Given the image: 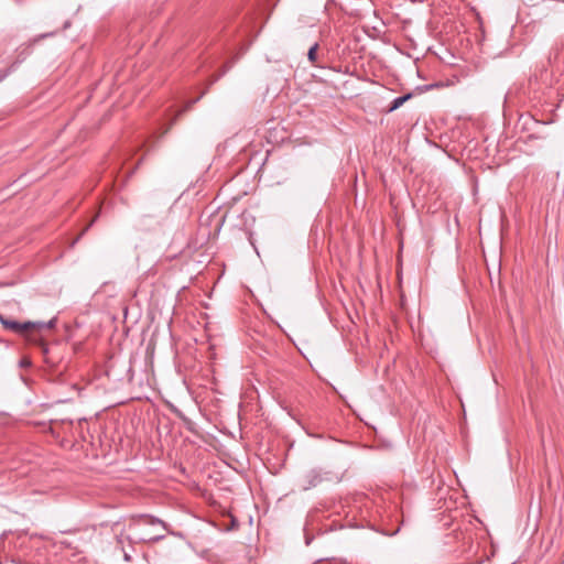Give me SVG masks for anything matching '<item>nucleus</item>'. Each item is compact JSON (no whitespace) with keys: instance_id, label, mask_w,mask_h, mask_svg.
I'll list each match as a JSON object with an SVG mask.
<instances>
[{"instance_id":"nucleus-6","label":"nucleus","mask_w":564,"mask_h":564,"mask_svg":"<svg viewBox=\"0 0 564 564\" xmlns=\"http://www.w3.org/2000/svg\"><path fill=\"white\" fill-rule=\"evenodd\" d=\"M147 523H150V524H155V523L163 524V522L161 520H156V519H154L152 517H147Z\"/></svg>"},{"instance_id":"nucleus-9","label":"nucleus","mask_w":564,"mask_h":564,"mask_svg":"<svg viewBox=\"0 0 564 564\" xmlns=\"http://www.w3.org/2000/svg\"><path fill=\"white\" fill-rule=\"evenodd\" d=\"M162 538H163V535L155 536V538H152V539H153V540H155V541H158V540H160V539H162Z\"/></svg>"},{"instance_id":"nucleus-7","label":"nucleus","mask_w":564,"mask_h":564,"mask_svg":"<svg viewBox=\"0 0 564 564\" xmlns=\"http://www.w3.org/2000/svg\"><path fill=\"white\" fill-rule=\"evenodd\" d=\"M170 406H171L172 411H174V412H175V414H176L178 417H181V419H183V420L185 419V417H184V415H183V414H182V413H181L176 408H174L172 404H171Z\"/></svg>"},{"instance_id":"nucleus-5","label":"nucleus","mask_w":564,"mask_h":564,"mask_svg":"<svg viewBox=\"0 0 564 564\" xmlns=\"http://www.w3.org/2000/svg\"><path fill=\"white\" fill-rule=\"evenodd\" d=\"M199 99H200V96H199V97H197V98H195V99H193V100H191V101L185 106V108H184L183 110H181V111H180V113H178V115H181V113H183V112L187 111L188 109H191V108H192V106H193L195 102H197Z\"/></svg>"},{"instance_id":"nucleus-2","label":"nucleus","mask_w":564,"mask_h":564,"mask_svg":"<svg viewBox=\"0 0 564 564\" xmlns=\"http://www.w3.org/2000/svg\"><path fill=\"white\" fill-rule=\"evenodd\" d=\"M322 476L316 470H311L305 475L307 486L305 488L315 487L322 481Z\"/></svg>"},{"instance_id":"nucleus-3","label":"nucleus","mask_w":564,"mask_h":564,"mask_svg":"<svg viewBox=\"0 0 564 564\" xmlns=\"http://www.w3.org/2000/svg\"><path fill=\"white\" fill-rule=\"evenodd\" d=\"M411 97H412V94H406L404 96L397 97L395 99H393V101H392V104H391V106L389 108V111L397 110L399 107H401Z\"/></svg>"},{"instance_id":"nucleus-4","label":"nucleus","mask_w":564,"mask_h":564,"mask_svg":"<svg viewBox=\"0 0 564 564\" xmlns=\"http://www.w3.org/2000/svg\"><path fill=\"white\" fill-rule=\"evenodd\" d=\"M318 44L312 45L307 52V58L312 65H316Z\"/></svg>"},{"instance_id":"nucleus-1","label":"nucleus","mask_w":564,"mask_h":564,"mask_svg":"<svg viewBox=\"0 0 564 564\" xmlns=\"http://www.w3.org/2000/svg\"><path fill=\"white\" fill-rule=\"evenodd\" d=\"M0 323L3 325L6 329H9L13 333L24 335L30 329H41V328H53L55 325V321L52 319L47 323L44 322H25L20 323L17 321L8 319L4 316L0 315Z\"/></svg>"},{"instance_id":"nucleus-10","label":"nucleus","mask_w":564,"mask_h":564,"mask_svg":"<svg viewBox=\"0 0 564 564\" xmlns=\"http://www.w3.org/2000/svg\"><path fill=\"white\" fill-rule=\"evenodd\" d=\"M6 73H3L1 76H0V82L6 77Z\"/></svg>"},{"instance_id":"nucleus-8","label":"nucleus","mask_w":564,"mask_h":564,"mask_svg":"<svg viewBox=\"0 0 564 564\" xmlns=\"http://www.w3.org/2000/svg\"><path fill=\"white\" fill-rule=\"evenodd\" d=\"M96 218H97V216L87 225V227H85L82 235H84L88 230V228L93 225V223L96 220Z\"/></svg>"}]
</instances>
